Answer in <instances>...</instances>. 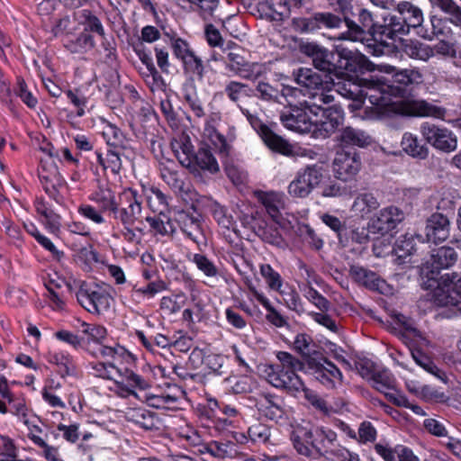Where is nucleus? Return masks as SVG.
Returning <instances> with one entry per match:
<instances>
[{
	"instance_id": "f257e3e1",
	"label": "nucleus",
	"mask_w": 461,
	"mask_h": 461,
	"mask_svg": "<svg viewBox=\"0 0 461 461\" xmlns=\"http://www.w3.org/2000/svg\"><path fill=\"white\" fill-rule=\"evenodd\" d=\"M78 330L88 337V341L95 344L90 353L95 357L104 358V362L91 364L92 374L103 379L113 382L111 387L122 397L134 395L135 389L140 386V378L129 369L135 364L137 357L124 347L114 344L105 345L107 330L104 326L79 321Z\"/></svg>"
},
{
	"instance_id": "f03ea898",
	"label": "nucleus",
	"mask_w": 461,
	"mask_h": 461,
	"mask_svg": "<svg viewBox=\"0 0 461 461\" xmlns=\"http://www.w3.org/2000/svg\"><path fill=\"white\" fill-rule=\"evenodd\" d=\"M338 86V94L352 99L353 109H374L376 116L390 113H403L399 105L398 87L385 82L384 77L361 78L357 81L342 80Z\"/></svg>"
},
{
	"instance_id": "7ed1b4c3",
	"label": "nucleus",
	"mask_w": 461,
	"mask_h": 461,
	"mask_svg": "<svg viewBox=\"0 0 461 461\" xmlns=\"http://www.w3.org/2000/svg\"><path fill=\"white\" fill-rule=\"evenodd\" d=\"M337 438V433L330 429L321 427L313 429L309 423L297 425L291 436L295 450L310 458H318L323 452H329L335 446Z\"/></svg>"
},
{
	"instance_id": "20e7f679",
	"label": "nucleus",
	"mask_w": 461,
	"mask_h": 461,
	"mask_svg": "<svg viewBox=\"0 0 461 461\" xmlns=\"http://www.w3.org/2000/svg\"><path fill=\"white\" fill-rule=\"evenodd\" d=\"M276 358L280 366L267 365L264 366L263 374L267 381L276 388L285 389L290 393L303 390V382L296 374L302 370L304 364L299 358L286 351H278Z\"/></svg>"
},
{
	"instance_id": "39448f33",
	"label": "nucleus",
	"mask_w": 461,
	"mask_h": 461,
	"mask_svg": "<svg viewBox=\"0 0 461 461\" xmlns=\"http://www.w3.org/2000/svg\"><path fill=\"white\" fill-rule=\"evenodd\" d=\"M295 82L304 88V95H309L308 102H320L329 104L334 101L330 94L332 88L338 93V86L342 81L334 82L327 74H321L308 68H301L294 72Z\"/></svg>"
},
{
	"instance_id": "423d86ee",
	"label": "nucleus",
	"mask_w": 461,
	"mask_h": 461,
	"mask_svg": "<svg viewBox=\"0 0 461 461\" xmlns=\"http://www.w3.org/2000/svg\"><path fill=\"white\" fill-rule=\"evenodd\" d=\"M176 392L177 387L170 384L161 366L146 370V405L156 409H169L177 400Z\"/></svg>"
},
{
	"instance_id": "0eeeda50",
	"label": "nucleus",
	"mask_w": 461,
	"mask_h": 461,
	"mask_svg": "<svg viewBox=\"0 0 461 461\" xmlns=\"http://www.w3.org/2000/svg\"><path fill=\"white\" fill-rule=\"evenodd\" d=\"M241 113L246 116L248 122L252 128L257 131L266 146L273 151L278 152L285 156H301L314 158L316 153L312 149H301L295 151L293 145L281 136L276 134L271 131L262 121L249 110L240 107Z\"/></svg>"
},
{
	"instance_id": "6e6552de",
	"label": "nucleus",
	"mask_w": 461,
	"mask_h": 461,
	"mask_svg": "<svg viewBox=\"0 0 461 461\" xmlns=\"http://www.w3.org/2000/svg\"><path fill=\"white\" fill-rule=\"evenodd\" d=\"M232 42L228 43L223 50L226 57L223 59L225 68L243 79L255 81L258 78L267 75L270 70L266 63L249 62L241 54V50Z\"/></svg>"
},
{
	"instance_id": "1a4fd4ad",
	"label": "nucleus",
	"mask_w": 461,
	"mask_h": 461,
	"mask_svg": "<svg viewBox=\"0 0 461 461\" xmlns=\"http://www.w3.org/2000/svg\"><path fill=\"white\" fill-rule=\"evenodd\" d=\"M259 272L268 290L277 293L282 297L284 304L289 310L297 313L304 312L303 303L299 294L293 286L285 282L281 275L271 265H260Z\"/></svg>"
},
{
	"instance_id": "9d476101",
	"label": "nucleus",
	"mask_w": 461,
	"mask_h": 461,
	"mask_svg": "<svg viewBox=\"0 0 461 461\" xmlns=\"http://www.w3.org/2000/svg\"><path fill=\"white\" fill-rule=\"evenodd\" d=\"M384 25L380 32V40L376 38L367 40L366 45L368 53L374 56H382L390 51V48L397 38L409 33L410 27L402 17L392 15L384 19Z\"/></svg>"
},
{
	"instance_id": "9b49d317",
	"label": "nucleus",
	"mask_w": 461,
	"mask_h": 461,
	"mask_svg": "<svg viewBox=\"0 0 461 461\" xmlns=\"http://www.w3.org/2000/svg\"><path fill=\"white\" fill-rule=\"evenodd\" d=\"M313 138L326 139L332 135L344 122V111L340 105L327 108L321 103L313 102Z\"/></svg>"
},
{
	"instance_id": "f8f14e48",
	"label": "nucleus",
	"mask_w": 461,
	"mask_h": 461,
	"mask_svg": "<svg viewBox=\"0 0 461 461\" xmlns=\"http://www.w3.org/2000/svg\"><path fill=\"white\" fill-rule=\"evenodd\" d=\"M324 179V169L320 165H311L297 171L290 182L287 192L292 197H307Z\"/></svg>"
},
{
	"instance_id": "ddd939ff",
	"label": "nucleus",
	"mask_w": 461,
	"mask_h": 461,
	"mask_svg": "<svg viewBox=\"0 0 461 461\" xmlns=\"http://www.w3.org/2000/svg\"><path fill=\"white\" fill-rule=\"evenodd\" d=\"M256 196L272 220L282 229L294 228L295 217L290 214L283 215V211L285 208V194L276 191H258Z\"/></svg>"
},
{
	"instance_id": "4468645a",
	"label": "nucleus",
	"mask_w": 461,
	"mask_h": 461,
	"mask_svg": "<svg viewBox=\"0 0 461 461\" xmlns=\"http://www.w3.org/2000/svg\"><path fill=\"white\" fill-rule=\"evenodd\" d=\"M76 296L79 304L91 313H103L108 311L113 302L105 288L85 283L79 286Z\"/></svg>"
},
{
	"instance_id": "2eb2a0df",
	"label": "nucleus",
	"mask_w": 461,
	"mask_h": 461,
	"mask_svg": "<svg viewBox=\"0 0 461 461\" xmlns=\"http://www.w3.org/2000/svg\"><path fill=\"white\" fill-rule=\"evenodd\" d=\"M302 105L282 113L280 121L286 129L313 138V102L305 101Z\"/></svg>"
},
{
	"instance_id": "dca6fc26",
	"label": "nucleus",
	"mask_w": 461,
	"mask_h": 461,
	"mask_svg": "<svg viewBox=\"0 0 461 461\" xmlns=\"http://www.w3.org/2000/svg\"><path fill=\"white\" fill-rule=\"evenodd\" d=\"M433 300L438 306H458L461 303V276L456 273L442 276Z\"/></svg>"
},
{
	"instance_id": "f3484780",
	"label": "nucleus",
	"mask_w": 461,
	"mask_h": 461,
	"mask_svg": "<svg viewBox=\"0 0 461 461\" xmlns=\"http://www.w3.org/2000/svg\"><path fill=\"white\" fill-rule=\"evenodd\" d=\"M424 140L436 149L449 153L457 147V138L455 133L433 123L423 122L420 128Z\"/></svg>"
},
{
	"instance_id": "a211bd4d",
	"label": "nucleus",
	"mask_w": 461,
	"mask_h": 461,
	"mask_svg": "<svg viewBox=\"0 0 461 461\" xmlns=\"http://www.w3.org/2000/svg\"><path fill=\"white\" fill-rule=\"evenodd\" d=\"M361 159L357 152L339 150L332 162L334 176L342 181L353 180L361 169Z\"/></svg>"
},
{
	"instance_id": "6ab92c4d",
	"label": "nucleus",
	"mask_w": 461,
	"mask_h": 461,
	"mask_svg": "<svg viewBox=\"0 0 461 461\" xmlns=\"http://www.w3.org/2000/svg\"><path fill=\"white\" fill-rule=\"evenodd\" d=\"M307 371L328 389H334L343 383L340 370L324 356L316 362L312 361Z\"/></svg>"
},
{
	"instance_id": "aec40b11",
	"label": "nucleus",
	"mask_w": 461,
	"mask_h": 461,
	"mask_svg": "<svg viewBox=\"0 0 461 461\" xmlns=\"http://www.w3.org/2000/svg\"><path fill=\"white\" fill-rule=\"evenodd\" d=\"M258 412L271 420L278 421L285 411L283 400L274 394L260 393L249 398Z\"/></svg>"
},
{
	"instance_id": "412c9836",
	"label": "nucleus",
	"mask_w": 461,
	"mask_h": 461,
	"mask_svg": "<svg viewBox=\"0 0 461 461\" xmlns=\"http://www.w3.org/2000/svg\"><path fill=\"white\" fill-rule=\"evenodd\" d=\"M457 254L453 248L441 247L432 251L429 260L423 265V271L430 274L433 279L441 269L452 267L457 260Z\"/></svg>"
},
{
	"instance_id": "4be33fe9",
	"label": "nucleus",
	"mask_w": 461,
	"mask_h": 461,
	"mask_svg": "<svg viewBox=\"0 0 461 461\" xmlns=\"http://www.w3.org/2000/svg\"><path fill=\"white\" fill-rule=\"evenodd\" d=\"M402 211L395 206H388L379 212L376 219H373L369 224V230L375 233H385L396 228L403 220Z\"/></svg>"
},
{
	"instance_id": "5701e85b",
	"label": "nucleus",
	"mask_w": 461,
	"mask_h": 461,
	"mask_svg": "<svg viewBox=\"0 0 461 461\" xmlns=\"http://www.w3.org/2000/svg\"><path fill=\"white\" fill-rule=\"evenodd\" d=\"M172 50L176 58L180 59L188 70L198 75L203 74V61L194 54L186 41L180 38L176 39L172 43Z\"/></svg>"
},
{
	"instance_id": "b1692460",
	"label": "nucleus",
	"mask_w": 461,
	"mask_h": 461,
	"mask_svg": "<svg viewBox=\"0 0 461 461\" xmlns=\"http://www.w3.org/2000/svg\"><path fill=\"white\" fill-rule=\"evenodd\" d=\"M358 19L362 26L357 25L353 21L346 20L348 31L340 33L337 39L339 41L348 40L353 42H363L366 38V30L370 29L373 25V15L368 10L361 9Z\"/></svg>"
},
{
	"instance_id": "393cba45",
	"label": "nucleus",
	"mask_w": 461,
	"mask_h": 461,
	"mask_svg": "<svg viewBox=\"0 0 461 461\" xmlns=\"http://www.w3.org/2000/svg\"><path fill=\"white\" fill-rule=\"evenodd\" d=\"M426 241L442 242L449 237L450 222L442 213H434L428 220L425 227Z\"/></svg>"
},
{
	"instance_id": "a878e982",
	"label": "nucleus",
	"mask_w": 461,
	"mask_h": 461,
	"mask_svg": "<svg viewBox=\"0 0 461 461\" xmlns=\"http://www.w3.org/2000/svg\"><path fill=\"white\" fill-rule=\"evenodd\" d=\"M294 349L302 356L307 369L312 361L316 362L323 356L321 348L313 341L312 338L305 333H298L294 339Z\"/></svg>"
},
{
	"instance_id": "bb28decb",
	"label": "nucleus",
	"mask_w": 461,
	"mask_h": 461,
	"mask_svg": "<svg viewBox=\"0 0 461 461\" xmlns=\"http://www.w3.org/2000/svg\"><path fill=\"white\" fill-rule=\"evenodd\" d=\"M338 141L342 148L357 147L364 149L370 146L374 140L372 136L364 130L347 126L340 131Z\"/></svg>"
},
{
	"instance_id": "cd10ccee",
	"label": "nucleus",
	"mask_w": 461,
	"mask_h": 461,
	"mask_svg": "<svg viewBox=\"0 0 461 461\" xmlns=\"http://www.w3.org/2000/svg\"><path fill=\"white\" fill-rule=\"evenodd\" d=\"M350 276L358 284L370 290L384 293L385 282L378 275L360 266H352L349 269Z\"/></svg>"
},
{
	"instance_id": "c85d7f7f",
	"label": "nucleus",
	"mask_w": 461,
	"mask_h": 461,
	"mask_svg": "<svg viewBox=\"0 0 461 461\" xmlns=\"http://www.w3.org/2000/svg\"><path fill=\"white\" fill-rule=\"evenodd\" d=\"M187 168L194 175H200L201 171L215 174L220 170L216 158L206 148H201L194 155L192 165L187 166Z\"/></svg>"
},
{
	"instance_id": "c756f323",
	"label": "nucleus",
	"mask_w": 461,
	"mask_h": 461,
	"mask_svg": "<svg viewBox=\"0 0 461 461\" xmlns=\"http://www.w3.org/2000/svg\"><path fill=\"white\" fill-rule=\"evenodd\" d=\"M171 149L179 163L187 167L192 165L194 147L188 135L180 133L173 138Z\"/></svg>"
},
{
	"instance_id": "7c9ffc66",
	"label": "nucleus",
	"mask_w": 461,
	"mask_h": 461,
	"mask_svg": "<svg viewBox=\"0 0 461 461\" xmlns=\"http://www.w3.org/2000/svg\"><path fill=\"white\" fill-rule=\"evenodd\" d=\"M379 69L386 74H392L393 82L402 86L418 85L422 82V75L416 69L396 71V68L390 65H379Z\"/></svg>"
},
{
	"instance_id": "2f4dec72",
	"label": "nucleus",
	"mask_w": 461,
	"mask_h": 461,
	"mask_svg": "<svg viewBox=\"0 0 461 461\" xmlns=\"http://www.w3.org/2000/svg\"><path fill=\"white\" fill-rule=\"evenodd\" d=\"M379 206L380 203L373 194L361 193L356 196L351 206V212L355 216L364 219L368 217Z\"/></svg>"
},
{
	"instance_id": "473e14b6",
	"label": "nucleus",
	"mask_w": 461,
	"mask_h": 461,
	"mask_svg": "<svg viewBox=\"0 0 461 461\" xmlns=\"http://www.w3.org/2000/svg\"><path fill=\"white\" fill-rule=\"evenodd\" d=\"M9 403L11 404L10 412L28 428L29 432L32 430L36 432L41 431V428L34 424L35 416L32 413L23 399H14L12 394V402H9Z\"/></svg>"
},
{
	"instance_id": "72a5a7b5",
	"label": "nucleus",
	"mask_w": 461,
	"mask_h": 461,
	"mask_svg": "<svg viewBox=\"0 0 461 461\" xmlns=\"http://www.w3.org/2000/svg\"><path fill=\"white\" fill-rule=\"evenodd\" d=\"M400 144L402 151L413 158L425 159L429 155L428 148L411 132L403 133Z\"/></svg>"
},
{
	"instance_id": "f704fd0d",
	"label": "nucleus",
	"mask_w": 461,
	"mask_h": 461,
	"mask_svg": "<svg viewBox=\"0 0 461 461\" xmlns=\"http://www.w3.org/2000/svg\"><path fill=\"white\" fill-rule=\"evenodd\" d=\"M254 298L267 310V313L266 319L268 322L277 328H282L287 325L285 318L272 305L270 300L265 295L263 292L256 288H250Z\"/></svg>"
},
{
	"instance_id": "c9c22d12",
	"label": "nucleus",
	"mask_w": 461,
	"mask_h": 461,
	"mask_svg": "<svg viewBox=\"0 0 461 461\" xmlns=\"http://www.w3.org/2000/svg\"><path fill=\"white\" fill-rule=\"evenodd\" d=\"M181 230L193 242L198 246L205 243L201 222L193 216L182 214L180 216Z\"/></svg>"
},
{
	"instance_id": "e433bc0d",
	"label": "nucleus",
	"mask_w": 461,
	"mask_h": 461,
	"mask_svg": "<svg viewBox=\"0 0 461 461\" xmlns=\"http://www.w3.org/2000/svg\"><path fill=\"white\" fill-rule=\"evenodd\" d=\"M182 96L196 117L202 118L205 116L203 103L199 98L196 87L192 82L184 84Z\"/></svg>"
},
{
	"instance_id": "4c0bfd02",
	"label": "nucleus",
	"mask_w": 461,
	"mask_h": 461,
	"mask_svg": "<svg viewBox=\"0 0 461 461\" xmlns=\"http://www.w3.org/2000/svg\"><path fill=\"white\" fill-rule=\"evenodd\" d=\"M28 438L37 447V454L40 456L47 461H61L59 449L47 443L44 438L36 434V431L32 430L29 432Z\"/></svg>"
},
{
	"instance_id": "58836bf2",
	"label": "nucleus",
	"mask_w": 461,
	"mask_h": 461,
	"mask_svg": "<svg viewBox=\"0 0 461 461\" xmlns=\"http://www.w3.org/2000/svg\"><path fill=\"white\" fill-rule=\"evenodd\" d=\"M304 52L312 58L313 65L321 71H328L331 68L330 52L314 43H308L304 47Z\"/></svg>"
},
{
	"instance_id": "ea45409f",
	"label": "nucleus",
	"mask_w": 461,
	"mask_h": 461,
	"mask_svg": "<svg viewBox=\"0 0 461 461\" xmlns=\"http://www.w3.org/2000/svg\"><path fill=\"white\" fill-rule=\"evenodd\" d=\"M77 12L72 15H63L55 19L51 28L52 33L58 37L61 35H71L78 30Z\"/></svg>"
},
{
	"instance_id": "a19ab883",
	"label": "nucleus",
	"mask_w": 461,
	"mask_h": 461,
	"mask_svg": "<svg viewBox=\"0 0 461 461\" xmlns=\"http://www.w3.org/2000/svg\"><path fill=\"white\" fill-rule=\"evenodd\" d=\"M411 357L415 363L422 367L425 371L428 373L433 375L435 377H437L438 380H440L443 383L447 382V376L444 371L439 369L434 362L430 359L429 357L425 355L423 352H421L419 349H412L411 350Z\"/></svg>"
},
{
	"instance_id": "79ce46f5",
	"label": "nucleus",
	"mask_w": 461,
	"mask_h": 461,
	"mask_svg": "<svg viewBox=\"0 0 461 461\" xmlns=\"http://www.w3.org/2000/svg\"><path fill=\"white\" fill-rule=\"evenodd\" d=\"M403 51L411 59L422 61H427L434 56V50L432 47L418 41H406L403 44Z\"/></svg>"
},
{
	"instance_id": "37998d69",
	"label": "nucleus",
	"mask_w": 461,
	"mask_h": 461,
	"mask_svg": "<svg viewBox=\"0 0 461 461\" xmlns=\"http://www.w3.org/2000/svg\"><path fill=\"white\" fill-rule=\"evenodd\" d=\"M210 113L207 116L204 126V134L210 139V140L215 145H222L225 141L224 137L217 132L215 124L221 119V114L219 111L215 110L210 104Z\"/></svg>"
},
{
	"instance_id": "c03bdc74",
	"label": "nucleus",
	"mask_w": 461,
	"mask_h": 461,
	"mask_svg": "<svg viewBox=\"0 0 461 461\" xmlns=\"http://www.w3.org/2000/svg\"><path fill=\"white\" fill-rule=\"evenodd\" d=\"M397 11L403 16V20L410 28L419 27L423 23L421 10L407 1L399 3L397 5Z\"/></svg>"
},
{
	"instance_id": "a18cd8bd",
	"label": "nucleus",
	"mask_w": 461,
	"mask_h": 461,
	"mask_svg": "<svg viewBox=\"0 0 461 461\" xmlns=\"http://www.w3.org/2000/svg\"><path fill=\"white\" fill-rule=\"evenodd\" d=\"M95 46V41L89 33L81 32L77 38L69 39L65 43V47L71 53L84 54Z\"/></svg>"
},
{
	"instance_id": "49530a36",
	"label": "nucleus",
	"mask_w": 461,
	"mask_h": 461,
	"mask_svg": "<svg viewBox=\"0 0 461 461\" xmlns=\"http://www.w3.org/2000/svg\"><path fill=\"white\" fill-rule=\"evenodd\" d=\"M37 212L43 218L42 222L53 233L59 230V216L51 210L42 200L35 202Z\"/></svg>"
},
{
	"instance_id": "de8ad7c7",
	"label": "nucleus",
	"mask_w": 461,
	"mask_h": 461,
	"mask_svg": "<svg viewBox=\"0 0 461 461\" xmlns=\"http://www.w3.org/2000/svg\"><path fill=\"white\" fill-rule=\"evenodd\" d=\"M123 197L130 202L127 208L123 210L124 222L133 224L141 217V203L136 199V193L132 190H128L123 193Z\"/></svg>"
},
{
	"instance_id": "09e8293b",
	"label": "nucleus",
	"mask_w": 461,
	"mask_h": 461,
	"mask_svg": "<svg viewBox=\"0 0 461 461\" xmlns=\"http://www.w3.org/2000/svg\"><path fill=\"white\" fill-rule=\"evenodd\" d=\"M371 380L373 386L384 394L395 388V379L387 369L375 371Z\"/></svg>"
},
{
	"instance_id": "8fccbe9b",
	"label": "nucleus",
	"mask_w": 461,
	"mask_h": 461,
	"mask_svg": "<svg viewBox=\"0 0 461 461\" xmlns=\"http://www.w3.org/2000/svg\"><path fill=\"white\" fill-rule=\"evenodd\" d=\"M78 24L84 25V32H95L100 36L104 34V27L100 20L89 10H81L77 12Z\"/></svg>"
},
{
	"instance_id": "3c124183",
	"label": "nucleus",
	"mask_w": 461,
	"mask_h": 461,
	"mask_svg": "<svg viewBox=\"0 0 461 461\" xmlns=\"http://www.w3.org/2000/svg\"><path fill=\"white\" fill-rule=\"evenodd\" d=\"M229 391L236 394L251 393L257 383L248 375L234 376L226 380Z\"/></svg>"
},
{
	"instance_id": "603ef678",
	"label": "nucleus",
	"mask_w": 461,
	"mask_h": 461,
	"mask_svg": "<svg viewBox=\"0 0 461 461\" xmlns=\"http://www.w3.org/2000/svg\"><path fill=\"white\" fill-rule=\"evenodd\" d=\"M91 199L100 205L101 211L117 210L114 194L109 187L100 186Z\"/></svg>"
},
{
	"instance_id": "864d4df0",
	"label": "nucleus",
	"mask_w": 461,
	"mask_h": 461,
	"mask_svg": "<svg viewBox=\"0 0 461 461\" xmlns=\"http://www.w3.org/2000/svg\"><path fill=\"white\" fill-rule=\"evenodd\" d=\"M49 363L56 365L64 372L63 375H71L76 372V366L69 355L63 352L49 351L47 355Z\"/></svg>"
},
{
	"instance_id": "5fc2aeb1",
	"label": "nucleus",
	"mask_w": 461,
	"mask_h": 461,
	"mask_svg": "<svg viewBox=\"0 0 461 461\" xmlns=\"http://www.w3.org/2000/svg\"><path fill=\"white\" fill-rule=\"evenodd\" d=\"M143 235L142 230L138 226L125 228L124 238L129 243V248L125 249L131 256L139 254L140 249L143 248Z\"/></svg>"
},
{
	"instance_id": "6e6d98bb",
	"label": "nucleus",
	"mask_w": 461,
	"mask_h": 461,
	"mask_svg": "<svg viewBox=\"0 0 461 461\" xmlns=\"http://www.w3.org/2000/svg\"><path fill=\"white\" fill-rule=\"evenodd\" d=\"M202 453H208L215 458L230 457L233 454V445L230 442L212 440L203 447Z\"/></svg>"
},
{
	"instance_id": "4d7b16f0",
	"label": "nucleus",
	"mask_w": 461,
	"mask_h": 461,
	"mask_svg": "<svg viewBox=\"0 0 461 461\" xmlns=\"http://www.w3.org/2000/svg\"><path fill=\"white\" fill-rule=\"evenodd\" d=\"M98 163L103 167L104 171H110L117 176L122 169V160L119 151L108 150L105 156L96 153Z\"/></svg>"
},
{
	"instance_id": "13d9d810",
	"label": "nucleus",
	"mask_w": 461,
	"mask_h": 461,
	"mask_svg": "<svg viewBox=\"0 0 461 461\" xmlns=\"http://www.w3.org/2000/svg\"><path fill=\"white\" fill-rule=\"evenodd\" d=\"M296 235L310 247L320 249L323 246V240L315 233L314 230L308 224L297 223Z\"/></svg>"
},
{
	"instance_id": "bf43d9fd",
	"label": "nucleus",
	"mask_w": 461,
	"mask_h": 461,
	"mask_svg": "<svg viewBox=\"0 0 461 461\" xmlns=\"http://www.w3.org/2000/svg\"><path fill=\"white\" fill-rule=\"evenodd\" d=\"M412 107L414 114L421 117L442 119L446 113V110L444 108L425 101L414 102Z\"/></svg>"
},
{
	"instance_id": "052dcab7",
	"label": "nucleus",
	"mask_w": 461,
	"mask_h": 461,
	"mask_svg": "<svg viewBox=\"0 0 461 461\" xmlns=\"http://www.w3.org/2000/svg\"><path fill=\"white\" fill-rule=\"evenodd\" d=\"M221 410V403L213 399H207L206 402L200 407V415L202 419L206 420L208 422H211L213 427L219 430V422L218 416Z\"/></svg>"
},
{
	"instance_id": "680f3d73",
	"label": "nucleus",
	"mask_w": 461,
	"mask_h": 461,
	"mask_svg": "<svg viewBox=\"0 0 461 461\" xmlns=\"http://www.w3.org/2000/svg\"><path fill=\"white\" fill-rule=\"evenodd\" d=\"M395 323L399 326L402 336L406 339L420 338L421 334L416 328L414 321L403 314L394 315Z\"/></svg>"
},
{
	"instance_id": "e2e57ef3",
	"label": "nucleus",
	"mask_w": 461,
	"mask_h": 461,
	"mask_svg": "<svg viewBox=\"0 0 461 461\" xmlns=\"http://www.w3.org/2000/svg\"><path fill=\"white\" fill-rule=\"evenodd\" d=\"M103 137L106 143L114 149L125 147V138L122 131L113 124H107L104 127Z\"/></svg>"
},
{
	"instance_id": "0e129e2a",
	"label": "nucleus",
	"mask_w": 461,
	"mask_h": 461,
	"mask_svg": "<svg viewBox=\"0 0 461 461\" xmlns=\"http://www.w3.org/2000/svg\"><path fill=\"white\" fill-rule=\"evenodd\" d=\"M18 452V447L11 438L0 435V461H16Z\"/></svg>"
},
{
	"instance_id": "69168bd1",
	"label": "nucleus",
	"mask_w": 461,
	"mask_h": 461,
	"mask_svg": "<svg viewBox=\"0 0 461 461\" xmlns=\"http://www.w3.org/2000/svg\"><path fill=\"white\" fill-rule=\"evenodd\" d=\"M302 391L304 393V397L307 399V401L316 410L321 411L323 414L330 415L336 411V410L330 404H329L325 399L321 397L315 392L306 389L304 386L303 390Z\"/></svg>"
},
{
	"instance_id": "338daca9",
	"label": "nucleus",
	"mask_w": 461,
	"mask_h": 461,
	"mask_svg": "<svg viewBox=\"0 0 461 461\" xmlns=\"http://www.w3.org/2000/svg\"><path fill=\"white\" fill-rule=\"evenodd\" d=\"M148 199V203L149 208L155 213L158 215H163L167 211V203L166 196L163 193L158 189H150V194L146 197Z\"/></svg>"
},
{
	"instance_id": "774afa93",
	"label": "nucleus",
	"mask_w": 461,
	"mask_h": 461,
	"mask_svg": "<svg viewBox=\"0 0 461 461\" xmlns=\"http://www.w3.org/2000/svg\"><path fill=\"white\" fill-rule=\"evenodd\" d=\"M248 435L253 443L265 444L270 438V428L263 423H256L249 428Z\"/></svg>"
}]
</instances>
